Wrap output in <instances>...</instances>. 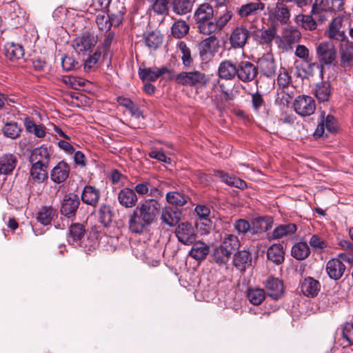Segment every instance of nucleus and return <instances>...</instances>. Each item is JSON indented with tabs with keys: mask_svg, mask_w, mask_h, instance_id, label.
<instances>
[{
	"mask_svg": "<svg viewBox=\"0 0 353 353\" xmlns=\"http://www.w3.org/2000/svg\"><path fill=\"white\" fill-rule=\"evenodd\" d=\"M210 78L199 70L182 71L179 72L177 84L184 86L205 88Z\"/></svg>",
	"mask_w": 353,
	"mask_h": 353,
	"instance_id": "nucleus-1",
	"label": "nucleus"
},
{
	"mask_svg": "<svg viewBox=\"0 0 353 353\" xmlns=\"http://www.w3.org/2000/svg\"><path fill=\"white\" fill-rule=\"evenodd\" d=\"M316 52L321 68L323 65H331L334 63L336 59V50L332 43L330 41L321 42L317 45Z\"/></svg>",
	"mask_w": 353,
	"mask_h": 353,
	"instance_id": "nucleus-2",
	"label": "nucleus"
},
{
	"mask_svg": "<svg viewBox=\"0 0 353 353\" xmlns=\"http://www.w3.org/2000/svg\"><path fill=\"white\" fill-rule=\"evenodd\" d=\"M233 17V12L231 10H224L215 19V21H211L207 23H203L199 26V32L205 35H210L217 30H222L228 23Z\"/></svg>",
	"mask_w": 353,
	"mask_h": 353,
	"instance_id": "nucleus-3",
	"label": "nucleus"
},
{
	"mask_svg": "<svg viewBox=\"0 0 353 353\" xmlns=\"http://www.w3.org/2000/svg\"><path fill=\"white\" fill-rule=\"evenodd\" d=\"M159 208L160 205L158 201L154 199H149L137 207L134 211H138V216L150 225L154 220Z\"/></svg>",
	"mask_w": 353,
	"mask_h": 353,
	"instance_id": "nucleus-4",
	"label": "nucleus"
},
{
	"mask_svg": "<svg viewBox=\"0 0 353 353\" xmlns=\"http://www.w3.org/2000/svg\"><path fill=\"white\" fill-rule=\"evenodd\" d=\"M251 35L250 29L243 25L237 26L231 32L229 37L230 44L234 49H242L248 43Z\"/></svg>",
	"mask_w": 353,
	"mask_h": 353,
	"instance_id": "nucleus-5",
	"label": "nucleus"
},
{
	"mask_svg": "<svg viewBox=\"0 0 353 353\" xmlns=\"http://www.w3.org/2000/svg\"><path fill=\"white\" fill-rule=\"evenodd\" d=\"M265 9V3L262 1H252L242 4L236 8V13L242 19L256 18Z\"/></svg>",
	"mask_w": 353,
	"mask_h": 353,
	"instance_id": "nucleus-6",
	"label": "nucleus"
},
{
	"mask_svg": "<svg viewBox=\"0 0 353 353\" xmlns=\"http://www.w3.org/2000/svg\"><path fill=\"white\" fill-rule=\"evenodd\" d=\"M294 110L302 117L312 115L316 110V103L312 97L307 95L299 96L294 102Z\"/></svg>",
	"mask_w": 353,
	"mask_h": 353,
	"instance_id": "nucleus-7",
	"label": "nucleus"
},
{
	"mask_svg": "<svg viewBox=\"0 0 353 353\" xmlns=\"http://www.w3.org/2000/svg\"><path fill=\"white\" fill-rule=\"evenodd\" d=\"M175 233L179 241L184 245H191L196 241V234L194 228L188 222L179 223Z\"/></svg>",
	"mask_w": 353,
	"mask_h": 353,
	"instance_id": "nucleus-8",
	"label": "nucleus"
},
{
	"mask_svg": "<svg viewBox=\"0 0 353 353\" xmlns=\"http://www.w3.org/2000/svg\"><path fill=\"white\" fill-rule=\"evenodd\" d=\"M97 43V37L90 33H84L73 41L74 50L80 53H90Z\"/></svg>",
	"mask_w": 353,
	"mask_h": 353,
	"instance_id": "nucleus-9",
	"label": "nucleus"
},
{
	"mask_svg": "<svg viewBox=\"0 0 353 353\" xmlns=\"http://www.w3.org/2000/svg\"><path fill=\"white\" fill-rule=\"evenodd\" d=\"M343 21L344 18L342 17H336L332 19L327 30V36L330 39L339 41L347 39Z\"/></svg>",
	"mask_w": 353,
	"mask_h": 353,
	"instance_id": "nucleus-10",
	"label": "nucleus"
},
{
	"mask_svg": "<svg viewBox=\"0 0 353 353\" xmlns=\"http://www.w3.org/2000/svg\"><path fill=\"white\" fill-rule=\"evenodd\" d=\"M257 74V68L250 61H242L237 65L236 77L243 82L253 81Z\"/></svg>",
	"mask_w": 353,
	"mask_h": 353,
	"instance_id": "nucleus-11",
	"label": "nucleus"
},
{
	"mask_svg": "<svg viewBox=\"0 0 353 353\" xmlns=\"http://www.w3.org/2000/svg\"><path fill=\"white\" fill-rule=\"evenodd\" d=\"M214 17V9L209 3H203L200 4L196 9L194 14V19L198 24L197 28L203 23L211 22L210 21Z\"/></svg>",
	"mask_w": 353,
	"mask_h": 353,
	"instance_id": "nucleus-12",
	"label": "nucleus"
},
{
	"mask_svg": "<svg viewBox=\"0 0 353 353\" xmlns=\"http://www.w3.org/2000/svg\"><path fill=\"white\" fill-rule=\"evenodd\" d=\"M254 26L252 24L250 27L252 36L256 42L261 45L270 43L276 35V31L274 27H271L265 30H252Z\"/></svg>",
	"mask_w": 353,
	"mask_h": 353,
	"instance_id": "nucleus-13",
	"label": "nucleus"
},
{
	"mask_svg": "<svg viewBox=\"0 0 353 353\" xmlns=\"http://www.w3.org/2000/svg\"><path fill=\"white\" fill-rule=\"evenodd\" d=\"M79 203V199L77 194H69L65 195L61 207V214L68 218L74 216Z\"/></svg>",
	"mask_w": 353,
	"mask_h": 353,
	"instance_id": "nucleus-14",
	"label": "nucleus"
},
{
	"mask_svg": "<svg viewBox=\"0 0 353 353\" xmlns=\"http://www.w3.org/2000/svg\"><path fill=\"white\" fill-rule=\"evenodd\" d=\"M343 0H315L313 12L319 11L338 12L343 9Z\"/></svg>",
	"mask_w": 353,
	"mask_h": 353,
	"instance_id": "nucleus-15",
	"label": "nucleus"
},
{
	"mask_svg": "<svg viewBox=\"0 0 353 353\" xmlns=\"http://www.w3.org/2000/svg\"><path fill=\"white\" fill-rule=\"evenodd\" d=\"M219 47V41L216 36L212 35L203 40L199 44L200 54L201 57H212Z\"/></svg>",
	"mask_w": 353,
	"mask_h": 353,
	"instance_id": "nucleus-16",
	"label": "nucleus"
},
{
	"mask_svg": "<svg viewBox=\"0 0 353 353\" xmlns=\"http://www.w3.org/2000/svg\"><path fill=\"white\" fill-rule=\"evenodd\" d=\"M50 160V154L46 147L41 146L34 149L30 157L32 164L41 165L48 167Z\"/></svg>",
	"mask_w": 353,
	"mask_h": 353,
	"instance_id": "nucleus-17",
	"label": "nucleus"
},
{
	"mask_svg": "<svg viewBox=\"0 0 353 353\" xmlns=\"http://www.w3.org/2000/svg\"><path fill=\"white\" fill-rule=\"evenodd\" d=\"M325 269L330 279L339 280L343 276L345 266L341 260L334 258L327 261Z\"/></svg>",
	"mask_w": 353,
	"mask_h": 353,
	"instance_id": "nucleus-18",
	"label": "nucleus"
},
{
	"mask_svg": "<svg viewBox=\"0 0 353 353\" xmlns=\"http://www.w3.org/2000/svg\"><path fill=\"white\" fill-rule=\"evenodd\" d=\"M117 199L119 204L126 208L135 206L138 201L136 192L128 188H123L119 192Z\"/></svg>",
	"mask_w": 353,
	"mask_h": 353,
	"instance_id": "nucleus-19",
	"label": "nucleus"
},
{
	"mask_svg": "<svg viewBox=\"0 0 353 353\" xmlns=\"http://www.w3.org/2000/svg\"><path fill=\"white\" fill-rule=\"evenodd\" d=\"M70 172V166L64 161H60L51 171L50 177L55 183H61L68 177Z\"/></svg>",
	"mask_w": 353,
	"mask_h": 353,
	"instance_id": "nucleus-20",
	"label": "nucleus"
},
{
	"mask_svg": "<svg viewBox=\"0 0 353 353\" xmlns=\"http://www.w3.org/2000/svg\"><path fill=\"white\" fill-rule=\"evenodd\" d=\"M270 17L281 23H286L290 18V12L284 2L278 1L275 8L270 12Z\"/></svg>",
	"mask_w": 353,
	"mask_h": 353,
	"instance_id": "nucleus-21",
	"label": "nucleus"
},
{
	"mask_svg": "<svg viewBox=\"0 0 353 353\" xmlns=\"http://www.w3.org/2000/svg\"><path fill=\"white\" fill-rule=\"evenodd\" d=\"M237 65L230 60L221 62L218 68V74L221 79L231 80L236 76Z\"/></svg>",
	"mask_w": 353,
	"mask_h": 353,
	"instance_id": "nucleus-22",
	"label": "nucleus"
},
{
	"mask_svg": "<svg viewBox=\"0 0 353 353\" xmlns=\"http://www.w3.org/2000/svg\"><path fill=\"white\" fill-rule=\"evenodd\" d=\"M320 289V283L312 277L305 278L301 285L302 293L308 297H314L317 296Z\"/></svg>",
	"mask_w": 353,
	"mask_h": 353,
	"instance_id": "nucleus-23",
	"label": "nucleus"
},
{
	"mask_svg": "<svg viewBox=\"0 0 353 353\" xmlns=\"http://www.w3.org/2000/svg\"><path fill=\"white\" fill-rule=\"evenodd\" d=\"M265 288L268 294L273 299L277 300L281 297L283 293V285L282 282L276 278L270 277L268 279Z\"/></svg>",
	"mask_w": 353,
	"mask_h": 353,
	"instance_id": "nucleus-24",
	"label": "nucleus"
},
{
	"mask_svg": "<svg viewBox=\"0 0 353 353\" xmlns=\"http://www.w3.org/2000/svg\"><path fill=\"white\" fill-rule=\"evenodd\" d=\"M273 219L271 216L256 217L252 220V234L265 232L272 228Z\"/></svg>",
	"mask_w": 353,
	"mask_h": 353,
	"instance_id": "nucleus-25",
	"label": "nucleus"
},
{
	"mask_svg": "<svg viewBox=\"0 0 353 353\" xmlns=\"http://www.w3.org/2000/svg\"><path fill=\"white\" fill-rule=\"evenodd\" d=\"M23 124L26 132L34 135L37 138L43 139L46 135V127L41 124H37L29 117L23 118Z\"/></svg>",
	"mask_w": 353,
	"mask_h": 353,
	"instance_id": "nucleus-26",
	"label": "nucleus"
},
{
	"mask_svg": "<svg viewBox=\"0 0 353 353\" xmlns=\"http://www.w3.org/2000/svg\"><path fill=\"white\" fill-rule=\"evenodd\" d=\"M214 175L228 185L234 186L241 190H244L247 187L246 183L242 179L235 176H231L228 173L223 171L215 170Z\"/></svg>",
	"mask_w": 353,
	"mask_h": 353,
	"instance_id": "nucleus-27",
	"label": "nucleus"
},
{
	"mask_svg": "<svg viewBox=\"0 0 353 353\" xmlns=\"http://www.w3.org/2000/svg\"><path fill=\"white\" fill-rule=\"evenodd\" d=\"M209 252V246L199 241L193 244L189 252V255L196 261H201L205 259Z\"/></svg>",
	"mask_w": 353,
	"mask_h": 353,
	"instance_id": "nucleus-28",
	"label": "nucleus"
},
{
	"mask_svg": "<svg viewBox=\"0 0 353 353\" xmlns=\"http://www.w3.org/2000/svg\"><path fill=\"white\" fill-rule=\"evenodd\" d=\"M181 219V212L170 207H165L162 212L161 219L169 226L175 225Z\"/></svg>",
	"mask_w": 353,
	"mask_h": 353,
	"instance_id": "nucleus-29",
	"label": "nucleus"
},
{
	"mask_svg": "<svg viewBox=\"0 0 353 353\" xmlns=\"http://www.w3.org/2000/svg\"><path fill=\"white\" fill-rule=\"evenodd\" d=\"M99 196L98 190L92 186L87 185L82 192L81 199L83 203L94 206L98 203Z\"/></svg>",
	"mask_w": 353,
	"mask_h": 353,
	"instance_id": "nucleus-30",
	"label": "nucleus"
},
{
	"mask_svg": "<svg viewBox=\"0 0 353 353\" xmlns=\"http://www.w3.org/2000/svg\"><path fill=\"white\" fill-rule=\"evenodd\" d=\"M296 230L297 227L294 223L282 224L274 230L272 236L273 239H279L292 235L296 232Z\"/></svg>",
	"mask_w": 353,
	"mask_h": 353,
	"instance_id": "nucleus-31",
	"label": "nucleus"
},
{
	"mask_svg": "<svg viewBox=\"0 0 353 353\" xmlns=\"http://www.w3.org/2000/svg\"><path fill=\"white\" fill-rule=\"evenodd\" d=\"M340 65L345 70L353 68V46H347L341 50Z\"/></svg>",
	"mask_w": 353,
	"mask_h": 353,
	"instance_id": "nucleus-32",
	"label": "nucleus"
},
{
	"mask_svg": "<svg viewBox=\"0 0 353 353\" xmlns=\"http://www.w3.org/2000/svg\"><path fill=\"white\" fill-rule=\"evenodd\" d=\"M17 158L12 154H5L0 158V173L9 174L14 169Z\"/></svg>",
	"mask_w": 353,
	"mask_h": 353,
	"instance_id": "nucleus-33",
	"label": "nucleus"
},
{
	"mask_svg": "<svg viewBox=\"0 0 353 353\" xmlns=\"http://www.w3.org/2000/svg\"><path fill=\"white\" fill-rule=\"evenodd\" d=\"M269 260L276 264H280L284 261V250L281 244L276 243L270 246L267 252Z\"/></svg>",
	"mask_w": 353,
	"mask_h": 353,
	"instance_id": "nucleus-34",
	"label": "nucleus"
},
{
	"mask_svg": "<svg viewBox=\"0 0 353 353\" xmlns=\"http://www.w3.org/2000/svg\"><path fill=\"white\" fill-rule=\"evenodd\" d=\"M41 165L32 164L30 169V179L37 183H41L48 179L47 169Z\"/></svg>",
	"mask_w": 353,
	"mask_h": 353,
	"instance_id": "nucleus-35",
	"label": "nucleus"
},
{
	"mask_svg": "<svg viewBox=\"0 0 353 353\" xmlns=\"http://www.w3.org/2000/svg\"><path fill=\"white\" fill-rule=\"evenodd\" d=\"M251 254L249 252L245 250L239 252L235 254L234 258V266L241 271L245 270L246 267L251 264Z\"/></svg>",
	"mask_w": 353,
	"mask_h": 353,
	"instance_id": "nucleus-36",
	"label": "nucleus"
},
{
	"mask_svg": "<svg viewBox=\"0 0 353 353\" xmlns=\"http://www.w3.org/2000/svg\"><path fill=\"white\" fill-rule=\"evenodd\" d=\"M292 256L297 260H303L310 254V249L306 242H299L292 248Z\"/></svg>",
	"mask_w": 353,
	"mask_h": 353,
	"instance_id": "nucleus-37",
	"label": "nucleus"
},
{
	"mask_svg": "<svg viewBox=\"0 0 353 353\" xmlns=\"http://www.w3.org/2000/svg\"><path fill=\"white\" fill-rule=\"evenodd\" d=\"M138 211H134L132 214L129 219V228L131 232L137 234H140L149 225L145 222H143L137 215Z\"/></svg>",
	"mask_w": 353,
	"mask_h": 353,
	"instance_id": "nucleus-38",
	"label": "nucleus"
},
{
	"mask_svg": "<svg viewBox=\"0 0 353 353\" xmlns=\"http://www.w3.org/2000/svg\"><path fill=\"white\" fill-rule=\"evenodd\" d=\"M259 68L263 72L267 77H270L274 74L276 71V65L274 61L270 56L268 55L261 57L259 60Z\"/></svg>",
	"mask_w": 353,
	"mask_h": 353,
	"instance_id": "nucleus-39",
	"label": "nucleus"
},
{
	"mask_svg": "<svg viewBox=\"0 0 353 353\" xmlns=\"http://www.w3.org/2000/svg\"><path fill=\"white\" fill-rule=\"evenodd\" d=\"M331 95V88L329 82L324 81L318 83L315 89V96L319 102L328 101Z\"/></svg>",
	"mask_w": 353,
	"mask_h": 353,
	"instance_id": "nucleus-40",
	"label": "nucleus"
},
{
	"mask_svg": "<svg viewBox=\"0 0 353 353\" xmlns=\"http://www.w3.org/2000/svg\"><path fill=\"white\" fill-rule=\"evenodd\" d=\"M139 75L143 81H154L161 77V68H140Z\"/></svg>",
	"mask_w": 353,
	"mask_h": 353,
	"instance_id": "nucleus-41",
	"label": "nucleus"
},
{
	"mask_svg": "<svg viewBox=\"0 0 353 353\" xmlns=\"http://www.w3.org/2000/svg\"><path fill=\"white\" fill-rule=\"evenodd\" d=\"M172 6L174 13L183 15L191 11L192 3L190 0H173Z\"/></svg>",
	"mask_w": 353,
	"mask_h": 353,
	"instance_id": "nucleus-42",
	"label": "nucleus"
},
{
	"mask_svg": "<svg viewBox=\"0 0 353 353\" xmlns=\"http://www.w3.org/2000/svg\"><path fill=\"white\" fill-rule=\"evenodd\" d=\"M56 214V210L52 206H43L38 213L37 219L43 225L50 224Z\"/></svg>",
	"mask_w": 353,
	"mask_h": 353,
	"instance_id": "nucleus-43",
	"label": "nucleus"
},
{
	"mask_svg": "<svg viewBox=\"0 0 353 353\" xmlns=\"http://www.w3.org/2000/svg\"><path fill=\"white\" fill-rule=\"evenodd\" d=\"M165 198L168 203L176 207L184 205L188 201V196L177 191L168 192Z\"/></svg>",
	"mask_w": 353,
	"mask_h": 353,
	"instance_id": "nucleus-44",
	"label": "nucleus"
},
{
	"mask_svg": "<svg viewBox=\"0 0 353 353\" xmlns=\"http://www.w3.org/2000/svg\"><path fill=\"white\" fill-rule=\"evenodd\" d=\"M6 55L12 61L19 60L22 57V46L14 43H7L5 46Z\"/></svg>",
	"mask_w": 353,
	"mask_h": 353,
	"instance_id": "nucleus-45",
	"label": "nucleus"
},
{
	"mask_svg": "<svg viewBox=\"0 0 353 353\" xmlns=\"http://www.w3.org/2000/svg\"><path fill=\"white\" fill-rule=\"evenodd\" d=\"M232 254L221 245L216 248L213 252L214 261L220 265H225L230 260Z\"/></svg>",
	"mask_w": 353,
	"mask_h": 353,
	"instance_id": "nucleus-46",
	"label": "nucleus"
},
{
	"mask_svg": "<svg viewBox=\"0 0 353 353\" xmlns=\"http://www.w3.org/2000/svg\"><path fill=\"white\" fill-rule=\"evenodd\" d=\"M121 19H118L114 22V19H111L109 15L104 13H99L96 17V23L99 28L103 31H108L112 25H119Z\"/></svg>",
	"mask_w": 353,
	"mask_h": 353,
	"instance_id": "nucleus-47",
	"label": "nucleus"
},
{
	"mask_svg": "<svg viewBox=\"0 0 353 353\" xmlns=\"http://www.w3.org/2000/svg\"><path fill=\"white\" fill-rule=\"evenodd\" d=\"M85 234V228L82 224L74 223L70 228L68 241L72 243H78Z\"/></svg>",
	"mask_w": 353,
	"mask_h": 353,
	"instance_id": "nucleus-48",
	"label": "nucleus"
},
{
	"mask_svg": "<svg viewBox=\"0 0 353 353\" xmlns=\"http://www.w3.org/2000/svg\"><path fill=\"white\" fill-rule=\"evenodd\" d=\"M221 245L224 248H227L228 251H230V254H232L234 250L239 249L240 241L236 236L232 234H227L223 237Z\"/></svg>",
	"mask_w": 353,
	"mask_h": 353,
	"instance_id": "nucleus-49",
	"label": "nucleus"
},
{
	"mask_svg": "<svg viewBox=\"0 0 353 353\" xmlns=\"http://www.w3.org/2000/svg\"><path fill=\"white\" fill-rule=\"evenodd\" d=\"M247 297L252 304L259 305L265 299V294L264 290L261 288L249 289Z\"/></svg>",
	"mask_w": 353,
	"mask_h": 353,
	"instance_id": "nucleus-50",
	"label": "nucleus"
},
{
	"mask_svg": "<svg viewBox=\"0 0 353 353\" xmlns=\"http://www.w3.org/2000/svg\"><path fill=\"white\" fill-rule=\"evenodd\" d=\"M113 211L111 206L103 204L99 210V219L100 222L104 225H109L112 220Z\"/></svg>",
	"mask_w": 353,
	"mask_h": 353,
	"instance_id": "nucleus-51",
	"label": "nucleus"
},
{
	"mask_svg": "<svg viewBox=\"0 0 353 353\" xmlns=\"http://www.w3.org/2000/svg\"><path fill=\"white\" fill-rule=\"evenodd\" d=\"M145 45L151 49H157L162 43V36L157 32H150L144 36Z\"/></svg>",
	"mask_w": 353,
	"mask_h": 353,
	"instance_id": "nucleus-52",
	"label": "nucleus"
},
{
	"mask_svg": "<svg viewBox=\"0 0 353 353\" xmlns=\"http://www.w3.org/2000/svg\"><path fill=\"white\" fill-rule=\"evenodd\" d=\"M295 21L305 30H313L316 28V23L310 15L298 14L295 17Z\"/></svg>",
	"mask_w": 353,
	"mask_h": 353,
	"instance_id": "nucleus-53",
	"label": "nucleus"
},
{
	"mask_svg": "<svg viewBox=\"0 0 353 353\" xmlns=\"http://www.w3.org/2000/svg\"><path fill=\"white\" fill-rule=\"evenodd\" d=\"M190 27L184 21H177L172 26L171 32L176 38L183 37L189 31Z\"/></svg>",
	"mask_w": 353,
	"mask_h": 353,
	"instance_id": "nucleus-54",
	"label": "nucleus"
},
{
	"mask_svg": "<svg viewBox=\"0 0 353 353\" xmlns=\"http://www.w3.org/2000/svg\"><path fill=\"white\" fill-rule=\"evenodd\" d=\"M21 131V128L16 122H9L5 124L3 128V132L5 136L11 139L18 137Z\"/></svg>",
	"mask_w": 353,
	"mask_h": 353,
	"instance_id": "nucleus-55",
	"label": "nucleus"
},
{
	"mask_svg": "<svg viewBox=\"0 0 353 353\" xmlns=\"http://www.w3.org/2000/svg\"><path fill=\"white\" fill-rule=\"evenodd\" d=\"M177 46L181 53L182 54L181 59L183 64L185 67H190L192 63L190 48L183 41H180Z\"/></svg>",
	"mask_w": 353,
	"mask_h": 353,
	"instance_id": "nucleus-56",
	"label": "nucleus"
},
{
	"mask_svg": "<svg viewBox=\"0 0 353 353\" xmlns=\"http://www.w3.org/2000/svg\"><path fill=\"white\" fill-rule=\"evenodd\" d=\"M169 0H155L152 5V10L157 14L165 15L168 12Z\"/></svg>",
	"mask_w": 353,
	"mask_h": 353,
	"instance_id": "nucleus-57",
	"label": "nucleus"
},
{
	"mask_svg": "<svg viewBox=\"0 0 353 353\" xmlns=\"http://www.w3.org/2000/svg\"><path fill=\"white\" fill-rule=\"evenodd\" d=\"M309 243L312 248L316 251H321L327 247L326 241L316 234H314L310 237Z\"/></svg>",
	"mask_w": 353,
	"mask_h": 353,
	"instance_id": "nucleus-58",
	"label": "nucleus"
},
{
	"mask_svg": "<svg viewBox=\"0 0 353 353\" xmlns=\"http://www.w3.org/2000/svg\"><path fill=\"white\" fill-rule=\"evenodd\" d=\"M343 339L347 343L344 346H353V323H347L343 330Z\"/></svg>",
	"mask_w": 353,
	"mask_h": 353,
	"instance_id": "nucleus-59",
	"label": "nucleus"
},
{
	"mask_svg": "<svg viewBox=\"0 0 353 353\" xmlns=\"http://www.w3.org/2000/svg\"><path fill=\"white\" fill-rule=\"evenodd\" d=\"M234 228L239 234H245L248 232H252L251 223L245 219H239L234 223Z\"/></svg>",
	"mask_w": 353,
	"mask_h": 353,
	"instance_id": "nucleus-60",
	"label": "nucleus"
},
{
	"mask_svg": "<svg viewBox=\"0 0 353 353\" xmlns=\"http://www.w3.org/2000/svg\"><path fill=\"white\" fill-rule=\"evenodd\" d=\"M284 37L288 43H295L301 38V32L296 29H289L285 31Z\"/></svg>",
	"mask_w": 353,
	"mask_h": 353,
	"instance_id": "nucleus-61",
	"label": "nucleus"
},
{
	"mask_svg": "<svg viewBox=\"0 0 353 353\" xmlns=\"http://www.w3.org/2000/svg\"><path fill=\"white\" fill-rule=\"evenodd\" d=\"M291 82V77L289 74L285 72H281L277 77L276 83L282 88L288 87Z\"/></svg>",
	"mask_w": 353,
	"mask_h": 353,
	"instance_id": "nucleus-62",
	"label": "nucleus"
},
{
	"mask_svg": "<svg viewBox=\"0 0 353 353\" xmlns=\"http://www.w3.org/2000/svg\"><path fill=\"white\" fill-rule=\"evenodd\" d=\"M295 55L305 62L310 59L309 50L303 45H298L296 46Z\"/></svg>",
	"mask_w": 353,
	"mask_h": 353,
	"instance_id": "nucleus-63",
	"label": "nucleus"
},
{
	"mask_svg": "<svg viewBox=\"0 0 353 353\" xmlns=\"http://www.w3.org/2000/svg\"><path fill=\"white\" fill-rule=\"evenodd\" d=\"M326 129L328 132L334 133L337 129V121L336 119L330 114H328L325 119L323 120Z\"/></svg>",
	"mask_w": 353,
	"mask_h": 353,
	"instance_id": "nucleus-64",
	"label": "nucleus"
}]
</instances>
